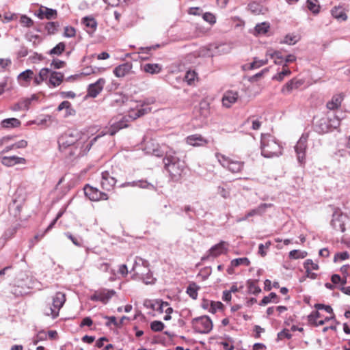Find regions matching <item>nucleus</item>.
I'll list each match as a JSON object with an SVG mask.
<instances>
[{
    "label": "nucleus",
    "mask_w": 350,
    "mask_h": 350,
    "mask_svg": "<svg viewBox=\"0 0 350 350\" xmlns=\"http://www.w3.org/2000/svg\"><path fill=\"white\" fill-rule=\"evenodd\" d=\"M65 43L61 42L58 43L55 47H53L51 50H50L49 54L51 55H60L65 51Z\"/></svg>",
    "instance_id": "obj_35"
},
{
    "label": "nucleus",
    "mask_w": 350,
    "mask_h": 350,
    "mask_svg": "<svg viewBox=\"0 0 350 350\" xmlns=\"http://www.w3.org/2000/svg\"><path fill=\"white\" fill-rule=\"evenodd\" d=\"M138 278L141 279L145 284H154L156 282V278L153 277L152 273L149 268L144 271V275H140Z\"/></svg>",
    "instance_id": "obj_29"
},
{
    "label": "nucleus",
    "mask_w": 350,
    "mask_h": 350,
    "mask_svg": "<svg viewBox=\"0 0 350 350\" xmlns=\"http://www.w3.org/2000/svg\"><path fill=\"white\" fill-rule=\"evenodd\" d=\"M148 268L149 262L148 260L136 256L131 271L135 273V275L139 277L140 275H144V271Z\"/></svg>",
    "instance_id": "obj_12"
},
{
    "label": "nucleus",
    "mask_w": 350,
    "mask_h": 350,
    "mask_svg": "<svg viewBox=\"0 0 350 350\" xmlns=\"http://www.w3.org/2000/svg\"><path fill=\"white\" fill-rule=\"evenodd\" d=\"M307 140L308 136L302 135L296 146H295V150L297 154V160L299 163L303 164L306 159V150L307 148Z\"/></svg>",
    "instance_id": "obj_10"
},
{
    "label": "nucleus",
    "mask_w": 350,
    "mask_h": 350,
    "mask_svg": "<svg viewBox=\"0 0 350 350\" xmlns=\"http://www.w3.org/2000/svg\"><path fill=\"white\" fill-rule=\"evenodd\" d=\"M271 204H267V203H262L260 204L258 206H257L255 208H253L250 210L246 214V218H249L251 217H254L256 215H262L264 214L266 211V209L269 207H271Z\"/></svg>",
    "instance_id": "obj_24"
},
{
    "label": "nucleus",
    "mask_w": 350,
    "mask_h": 350,
    "mask_svg": "<svg viewBox=\"0 0 350 350\" xmlns=\"http://www.w3.org/2000/svg\"><path fill=\"white\" fill-rule=\"evenodd\" d=\"M192 325L195 330L200 334H208L213 329V323L208 316H202L192 320Z\"/></svg>",
    "instance_id": "obj_6"
},
{
    "label": "nucleus",
    "mask_w": 350,
    "mask_h": 350,
    "mask_svg": "<svg viewBox=\"0 0 350 350\" xmlns=\"http://www.w3.org/2000/svg\"><path fill=\"white\" fill-rule=\"evenodd\" d=\"M143 69L147 73L154 75L159 73L162 68L159 64H146L144 65Z\"/></svg>",
    "instance_id": "obj_28"
},
{
    "label": "nucleus",
    "mask_w": 350,
    "mask_h": 350,
    "mask_svg": "<svg viewBox=\"0 0 350 350\" xmlns=\"http://www.w3.org/2000/svg\"><path fill=\"white\" fill-rule=\"evenodd\" d=\"M314 308L317 310H325L327 313L333 314V309L330 306L328 305H324L322 304H316L314 305Z\"/></svg>",
    "instance_id": "obj_54"
},
{
    "label": "nucleus",
    "mask_w": 350,
    "mask_h": 350,
    "mask_svg": "<svg viewBox=\"0 0 350 350\" xmlns=\"http://www.w3.org/2000/svg\"><path fill=\"white\" fill-rule=\"evenodd\" d=\"M250 264V261L246 257L235 258V259H233L231 261L232 267H238V266H239L241 265H244L245 266H249Z\"/></svg>",
    "instance_id": "obj_37"
},
{
    "label": "nucleus",
    "mask_w": 350,
    "mask_h": 350,
    "mask_svg": "<svg viewBox=\"0 0 350 350\" xmlns=\"http://www.w3.org/2000/svg\"><path fill=\"white\" fill-rule=\"evenodd\" d=\"M297 42V36L291 35H286L283 40V43L288 44H295Z\"/></svg>",
    "instance_id": "obj_56"
},
{
    "label": "nucleus",
    "mask_w": 350,
    "mask_h": 350,
    "mask_svg": "<svg viewBox=\"0 0 350 350\" xmlns=\"http://www.w3.org/2000/svg\"><path fill=\"white\" fill-rule=\"evenodd\" d=\"M165 169L168 172L173 181H178L184 170V163L176 156V152L172 150L167 151L163 158Z\"/></svg>",
    "instance_id": "obj_1"
},
{
    "label": "nucleus",
    "mask_w": 350,
    "mask_h": 350,
    "mask_svg": "<svg viewBox=\"0 0 350 350\" xmlns=\"http://www.w3.org/2000/svg\"><path fill=\"white\" fill-rule=\"evenodd\" d=\"M199 288L200 287L195 282H191L187 288V293L191 298L196 299L198 297V291Z\"/></svg>",
    "instance_id": "obj_33"
},
{
    "label": "nucleus",
    "mask_w": 350,
    "mask_h": 350,
    "mask_svg": "<svg viewBox=\"0 0 350 350\" xmlns=\"http://www.w3.org/2000/svg\"><path fill=\"white\" fill-rule=\"evenodd\" d=\"M256 282L254 280L247 281L248 291L250 293L257 295L261 292L260 288L256 285Z\"/></svg>",
    "instance_id": "obj_36"
},
{
    "label": "nucleus",
    "mask_w": 350,
    "mask_h": 350,
    "mask_svg": "<svg viewBox=\"0 0 350 350\" xmlns=\"http://www.w3.org/2000/svg\"><path fill=\"white\" fill-rule=\"evenodd\" d=\"M99 293L100 301L103 304H106L116 294V291L113 290L103 289L99 291Z\"/></svg>",
    "instance_id": "obj_32"
},
{
    "label": "nucleus",
    "mask_w": 350,
    "mask_h": 350,
    "mask_svg": "<svg viewBox=\"0 0 350 350\" xmlns=\"http://www.w3.org/2000/svg\"><path fill=\"white\" fill-rule=\"evenodd\" d=\"M128 125L126 124V121L124 118H122L118 122H111L110 127L108 129V131L105 132L103 135L109 134L110 135H115L119 130L127 127Z\"/></svg>",
    "instance_id": "obj_19"
},
{
    "label": "nucleus",
    "mask_w": 350,
    "mask_h": 350,
    "mask_svg": "<svg viewBox=\"0 0 350 350\" xmlns=\"http://www.w3.org/2000/svg\"><path fill=\"white\" fill-rule=\"evenodd\" d=\"M164 324L159 321H154L150 323V328L154 332H161L164 328Z\"/></svg>",
    "instance_id": "obj_43"
},
{
    "label": "nucleus",
    "mask_w": 350,
    "mask_h": 350,
    "mask_svg": "<svg viewBox=\"0 0 350 350\" xmlns=\"http://www.w3.org/2000/svg\"><path fill=\"white\" fill-rule=\"evenodd\" d=\"M52 70L48 68H42L38 76H36L33 79L35 85H38L43 81H46L48 79H49L50 75Z\"/></svg>",
    "instance_id": "obj_23"
},
{
    "label": "nucleus",
    "mask_w": 350,
    "mask_h": 350,
    "mask_svg": "<svg viewBox=\"0 0 350 350\" xmlns=\"http://www.w3.org/2000/svg\"><path fill=\"white\" fill-rule=\"evenodd\" d=\"M321 317L320 312L317 310L312 312L308 316V323H312L316 322L319 318Z\"/></svg>",
    "instance_id": "obj_52"
},
{
    "label": "nucleus",
    "mask_w": 350,
    "mask_h": 350,
    "mask_svg": "<svg viewBox=\"0 0 350 350\" xmlns=\"http://www.w3.org/2000/svg\"><path fill=\"white\" fill-rule=\"evenodd\" d=\"M307 256V252L298 250H293L289 252V258L292 259L304 258Z\"/></svg>",
    "instance_id": "obj_39"
},
{
    "label": "nucleus",
    "mask_w": 350,
    "mask_h": 350,
    "mask_svg": "<svg viewBox=\"0 0 350 350\" xmlns=\"http://www.w3.org/2000/svg\"><path fill=\"white\" fill-rule=\"evenodd\" d=\"M270 25L269 23L263 22L258 23L255 26L254 34L255 35H263L265 34L269 29Z\"/></svg>",
    "instance_id": "obj_31"
},
{
    "label": "nucleus",
    "mask_w": 350,
    "mask_h": 350,
    "mask_svg": "<svg viewBox=\"0 0 350 350\" xmlns=\"http://www.w3.org/2000/svg\"><path fill=\"white\" fill-rule=\"evenodd\" d=\"M51 66L55 69H60L66 66V62L58 59H53Z\"/></svg>",
    "instance_id": "obj_53"
},
{
    "label": "nucleus",
    "mask_w": 350,
    "mask_h": 350,
    "mask_svg": "<svg viewBox=\"0 0 350 350\" xmlns=\"http://www.w3.org/2000/svg\"><path fill=\"white\" fill-rule=\"evenodd\" d=\"M137 187L142 189H154V186L145 180H137Z\"/></svg>",
    "instance_id": "obj_48"
},
{
    "label": "nucleus",
    "mask_w": 350,
    "mask_h": 350,
    "mask_svg": "<svg viewBox=\"0 0 350 350\" xmlns=\"http://www.w3.org/2000/svg\"><path fill=\"white\" fill-rule=\"evenodd\" d=\"M267 55H270V57L274 59V63L275 64H281L282 62L283 57L282 55L281 52L280 51H274L272 53H268Z\"/></svg>",
    "instance_id": "obj_44"
},
{
    "label": "nucleus",
    "mask_w": 350,
    "mask_h": 350,
    "mask_svg": "<svg viewBox=\"0 0 350 350\" xmlns=\"http://www.w3.org/2000/svg\"><path fill=\"white\" fill-rule=\"evenodd\" d=\"M291 73V70L288 68H283L282 71L279 72L277 75L273 77V79L281 81L284 79V77L289 75Z\"/></svg>",
    "instance_id": "obj_45"
},
{
    "label": "nucleus",
    "mask_w": 350,
    "mask_h": 350,
    "mask_svg": "<svg viewBox=\"0 0 350 350\" xmlns=\"http://www.w3.org/2000/svg\"><path fill=\"white\" fill-rule=\"evenodd\" d=\"M81 23L85 25L89 33H94L97 27V22L92 16H85L81 19Z\"/></svg>",
    "instance_id": "obj_25"
},
{
    "label": "nucleus",
    "mask_w": 350,
    "mask_h": 350,
    "mask_svg": "<svg viewBox=\"0 0 350 350\" xmlns=\"http://www.w3.org/2000/svg\"><path fill=\"white\" fill-rule=\"evenodd\" d=\"M33 72L30 69H27L21 72V74H19L18 79L19 81H24L25 82H27L28 81H29L30 79L33 77Z\"/></svg>",
    "instance_id": "obj_38"
},
{
    "label": "nucleus",
    "mask_w": 350,
    "mask_h": 350,
    "mask_svg": "<svg viewBox=\"0 0 350 350\" xmlns=\"http://www.w3.org/2000/svg\"><path fill=\"white\" fill-rule=\"evenodd\" d=\"M196 77V73L194 71H188L187 72L185 79L189 85H191L195 80Z\"/></svg>",
    "instance_id": "obj_51"
},
{
    "label": "nucleus",
    "mask_w": 350,
    "mask_h": 350,
    "mask_svg": "<svg viewBox=\"0 0 350 350\" xmlns=\"http://www.w3.org/2000/svg\"><path fill=\"white\" fill-rule=\"evenodd\" d=\"M343 100V96L342 94L334 95L332 99L327 103V108L329 110H335L341 105V103Z\"/></svg>",
    "instance_id": "obj_26"
},
{
    "label": "nucleus",
    "mask_w": 350,
    "mask_h": 350,
    "mask_svg": "<svg viewBox=\"0 0 350 350\" xmlns=\"http://www.w3.org/2000/svg\"><path fill=\"white\" fill-rule=\"evenodd\" d=\"M261 154L264 157L271 158L281 154V147L270 135L261 137Z\"/></svg>",
    "instance_id": "obj_3"
},
{
    "label": "nucleus",
    "mask_w": 350,
    "mask_h": 350,
    "mask_svg": "<svg viewBox=\"0 0 350 350\" xmlns=\"http://www.w3.org/2000/svg\"><path fill=\"white\" fill-rule=\"evenodd\" d=\"M21 125V121L14 118H6L1 121V126L4 129L16 128Z\"/></svg>",
    "instance_id": "obj_27"
},
{
    "label": "nucleus",
    "mask_w": 350,
    "mask_h": 350,
    "mask_svg": "<svg viewBox=\"0 0 350 350\" xmlns=\"http://www.w3.org/2000/svg\"><path fill=\"white\" fill-rule=\"evenodd\" d=\"M349 258V254L347 252L336 253L334 256V261L336 262L338 258H339L341 260H344L348 259Z\"/></svg>",
    "instance_id": "obj_60"
},
{
    "label": "nucleus",
    "mask_w": 350,
    "mask_h": 350,
    "mask_svg": "<svg viewBox=\"0 0 350 350\" xmlns=\"http://www.w3.org/2000/svg\"><path fill=\"white\" fill-rule=\"evenodd\" d=\"M222 304L221 302L211 301L208 311L211 313H215L218 309L221 308Z\"/></svg>",
    "instance_id": "obj_57"
},
{
    "label": "nucleus",
    "mask_w": 350,
    "mask_h": 350,
    "mask_svg": "<svg viewBox=\"0 0 350 350\" xmlns=\"http://www.w3.org/2000/svg\"><path fill=\"white\" fill-rule=\"evenodd\" d=\"M203 19L210 24H214L216 22L215 16L210 12L204 13L203 14Z\"/></svg>",
    "instance_id": "obj_55"
},
{
    "label": "nucleus",
    "mask_w": 350,
    "mask_h": 350,
    "mask_svg": "<svg viewBox=\"0 0 350 350\" xmlns=\"http://www.w3.org/2000/svg\"><path fill=\"white\" fill-rule=\"evenodd\" d=\"M227 245L226 242L221 241L219 243L213 245L208 250L207 254L202 257L201 260L205 261L210 257L216 258L225 253L227 251Z\"/></svg>",
    "instance_id": "obj_9"
},
{
    "label": "nucleus",
    "mask_w": 350,
    "mask_h": 350,
    "mask_svg": "<svg viewBox=\"0 0 350 350\" xmlns=\"http://www.w3.org/2000/svg\"><path fill=\"white\" fill-rule=\"evenodd\" d=\"M26 160L25 158L17 156L3 157L1 159V163L5 166H13L16 164H24Z\"/></svg>",
    "instance_id": "obj_22"
},
{
    "label": "nucleus",
    "mask_w": 350,
    "mask_h": 350,
    "mask_svg": "<svg viewBox=\"0 0 350 350\" xmlns=\"http://www.w3.org/2000/svg\"><path fill=\"white\" fill-rule=\"evenodd\" d=\"M303 84L301 80L293 79L287 82L282 88L281 92L284 94H290L293 90L297 89Z\"/></svg>",
    "instance_id": "obj_20"
},
{
    "label": "nucleus",
    "mask_w": 350,
    "mask_h": 350,
    "mask_svg": "<svg viewBox=\"0 0 350 350\" xmlns=\"http://www.w3.org/2000/svg\"><path fill=\"white\" fill-rule=\"evenodd\" d=\"M306 6L308 9L314 14L319 12L320 5L318 0H307Z\"/></svg>",
    "instance_id": "obj_34"
},
{
    "label": "nucleus",
    "mask_w": 350,
    "mask_h": 350,
    "mask_svg": "<svg viewBox=\"0 0 350 350\" xmlns=\"http://www.w3.org/2000/svg\"><path fill=\"white\" fill-rule=\"evenodd\" d=\"M117 182L112 170H106L101 174L100 185L106 191L111 190Z\"/></svg>",
    "instance_id": "obj_8"
},
{
    "label": "nucleus",
    "mask_w": 350,
    "mask_h": 350,
    "mask_svg": "<svg viewBox=\"0 0 350 350\" xmlns=\"http://www.w3.org/2000/svg\"><path fill=\"white\" fill-rule=\"evenodd\" d=\"M104 318L109 320V321L105 323V325L107 327H109L111 323L113 324L116 327H119L118 322L117 321L116 318L114 316H105L104 317Z\"/></svg>",
    "instance_id": "obj_62"
},
{
    "label": "nucleus",
    "mask_w": 350,
    "mask_h": 350,
    "mask_svg": "<svg viewBox=\"0 0 350 350\" xmlns=\"http://www.w3.org/2000/svg\"><path fill=\"white\" fill-rule=\"evenodd\" d=\"M292 335L290 334L289 330L287 329H284L282 331L280 332L278 334V338L279 340H282L284 338L287 339L291 338Z\"/></svg>",
    "instance_id": "obj_58"
},
{
    "label": "nucleus",
    "mask_w": 350,
    "mask_h": 350,
    "mask_svg": "<svg viewBox=\"0 0 350 350\" xmlns=\"http://www.w3.org/2000/svg\"><path fill=\"white\" fill-rule=\"evenodd\" d=\"M57 10L51 8H48L46 7L42 6L37 14L38 17L40 19H43L46 18V19H53L57 17Z\"/></svg>",
    "instance_id": "obj_21"
},
{
    "label": "nucleus",
    "mask_w": 350,
    "mask_h": 350,
    "mask_svg": "<svg viewBox=\"0 0 350 350\" xmlns=\"http://www.w3.org/2000/svg\"><path fill=\"white\" fill-rule=\"evenodd\" d=\"M150 111V107H142V108L138 109L137 112H135L134 116L131 115L130 116L131 118H133V119H136L139 117H141V116L148 113Z\"/></svg>",
    "instance_id": "obj_49"
},
{
    "label": "nucleus",
    "mask_w": 350,
    "mask_h": 350,
    "mask_svg": "<svg viewBox=\"0 0 350 350\" xmlns=\"http://www.w3.org/2000/svg\"><path fill=\"white\" fill-rule=\"evenodd\" d=\"M76 34V30L73 27L66 26L64 27V36L66 38H72Z\"/></svg>",
    "instance_id": "obj_50"
},
{
    "label": "nucleus",
    "mask_w": 350,
    "mask_h": 350,
    "mask_svg": "<svg viewBox=\"0 0 350 350\" xmlns=\"http://www.w3.org/2000/svg\"><path fill=\"white\" fill-rule=\"evenodd\" d=\"M304 268H309L311 270H317L319 265L317 263L313 262L310 259H308L304 262Z\"/></svg>",
    "instance_id": "obj_59"
},
{
    "label": "nucleus",
    "mask_w": 350,
    "mask_h": 350,
    "mask_svg": "<svg viewBox=\"0 0 350 350\" xmlns=\"http://www.w3.org/2000/svg\"><path fill=\"white\" fill-rule=\"evenodd\" d=\"M340 122L338 116L333 113H327L315 121L314 130L319 134H325L337 129L340 126Z\"/></svg>",
    "instance_id": "obj_2"
},
{
    "label": "nucleus",
    "mask_w": 350,
    "mask_h": 350,
    "mask_svg": "<svg viewBox=\"0 0 350 350\" xmlns=\"http://www.w3.org/2000/svg\"><path fill=\"white\" fill-rule=\"evenodd\" d=\"M84 140L82 134L77 130H68L58 139L59 148H66L70 146L80 145Z\"/></svg>",
    "instance_id": "obj_4"
},
{
    "label": "nucleus",
    "mask_w": 350,
    "mask_h": 350,
    "mask_svg": "<svg viewBox=\"0 0 350 350\" xmlns=\"http://www.w3.org/2000/svg\"><path fill=\"white\" fill-rule=\"evenodd\" d=\"M57 23L55 22H49L46 25V29L48 31L49 33H54L57 27Z\"/></svg>",
    "instance_id": "obj_63"
},
{
    "label": "nucleus",
    "mask_w": 350,
    "mask_h": 350,
    "mask_svg": "<svg viewBox=\"0 0 350 350\" xmlns=\"http://www.w3.org/2000/svg\"><path fill=\"white\" fill-rule=\"evenodd\" d=\"M21 24L26 27H30L33 25V21L26 15H23L20 18Z\"/></svg>",
    "instance_id": "obj_47"
},
{
    "label": "nucleus",
    "mask_w": 350,
    "mask_h": 350,
    "mask_svg": "<svg viewBox=\"0 0 350 350\" xmlns=\"http://www.w3.org/2000/svg\"><path fill=\"white\" fill-rule=\"evenodd\" d=\"M332 15L333 17L338 20L340 21H346L347 18V16L346 13L344 11V9L341 7H335L334 8L332 11Z\"/></svg>",
    "instance_id": "obj_30"
},
{
    "label": "nucleus",
    "mask_w": 350,
    "mask_h": 350,
    "mask_svg": "<svg viewBox=\"0 0 350 350\" xmlns=\"http://www.w3.org/2000/svg\"><path fill=\"white\" fill-rule=\"evenodd\" d=\"M65 301V294L62 292H57L53 297L52 307L55 310V315H59V312L64 306Z\"/></svg>",
    "instance_id": "obj_16"
},
{
    "label": "nucleus",
    "mask_w": 350,
    "mask_h": 350,
    "mask_svg": "<svg viewBox=\"0 0 350 350\" xmlns=\"http://www.w3.org/2000/svg\"><path fill=\"white\" fill-rule=\"evenodd\" d=\"M216 157L219 163L224 167L227 168L232 173H238L243 168L244 163L239 161H233L225 155L217 153Z\"/></svg>",
    "instance_id": "obj_5"
},
{
    "label": "nucleus",
    "mask_w": 350,
    "mask_h": 350,
    "mask_svg": "<svg viewBox=\"0 0 350 350\" xmlns=\"http://www.w3.org/2000/svg\"><path fill=\"white\" fill-rule=\"evenodd\" d=\"M268 62V60L266 59H258V58L255 57L254 59V61L250 64V69H255L260 68L262 66L266 65Z\"/></svg>",
    "instance_id": "obj_41"
},
{
    "label": "nucleus",
    "mask_w": 350,
    "mask_h": 350,
    "mask_svg": "<svg viewBox=\"0 0 350 350\" xmlns=\"http://www.w3.org/2000/svg\"><path fill=\"white\" fill-rule=\"evenodd\" d=\"M217 193L219 195H220L222 198H224V199H227V198H230V189L228 188H225L221 186H219L217 187Z\"/></svg>",
    "instance_id": "obj_46"
},
{
    "label": "nucleus",
    "mask_w": 350,
    "mask_h": 350,
    "mask_svg": "<svg viewBox=\"0 0 350 350\" xmlns=\"http://www.w3.org/2000/svg\"><path fill=\"white\" fill-rule=\"evenodd\" d=\"M186 143L192 146H204L208 143V141L200 134L189 135L185 139Z\"/></svg>",
    "instance_id": "obj_14"
},
{
    "label": "nucleus",
    "mask_w": 350,
    "mask_h": 350,
    "mask_svg": "<svg viewBox=\"0 0 350 350\" xmlns=\"http://www.w3.org/2000/svg\"><path fill=\"white\" fill-rule=\"evenodd\" d=\"M64 77V75L63 73L52 70L49 79L46 83L50 88H56L62 83Z\"/></svg>",
    "instance_id": "obj_17"
},
{
    "label": "nucleus",
    "mask_w": 350,
    "mask_h": 350,
    "mask_svg": "<svg viewBox=\"0 0 350 350\" xmlns=\"http://www.w3.org/2000/svg\"><path fill=\"white\" fill-rule=\"evenodd\" d=\"M132 67L133 66L131 63L126 62L116 66L113 69V72L115 75V76L118 78L124 77L130 73Z\"/></svg>",
    "instance_id": "obj_18"
},
{
    "label": "nucleus",
    "mask_w": 350,
    "mask_h": 350,
    "mask_svg": "<svg viewBox=\"0 0 350 350\" xmlns=\"http://www.w3.org/2000/svg\"><path fill=\"white\" fill-rule=\"evenodd\" d=\"M55 310L52 306L46 308L44 310V314L46 316H51L53 319H55L58 315H55Z\"/></svg>",
    "instance_id": "obj_64"
},
{
    "label": "nucleus",
    "mask_w": 350,
    "mask_h": 350,
    "mask_svg": "<svg viewBox=\"0 0 350 350\" xmlns=\"http://www.w3.org/2000/svg\"><path fill=\"white\" fill-rule=\"evenodd\" d=\"M158 300H145L144 306L148 308H151L153 310H156V306Z\"/></svg>",
    "instance_id": "obj_61"
},
{
    "label": "nucleus",
    "mask_w": 350,
    "mask_h": 350,
    "mask_svg": "<svg viewBox=\"0 0 350 350\" xmlns=\"http://www.w3.org/2000/svg\"><path fill=\"white\" fill-rule=\"evenodd\" d=\"M347 221L348 217L337 209L332 214L330 225L336 231L344 232L346 230L345 224Z\"/></svg>",
    "instance_id": "obj_7"
},
{
    "label": "nucleus",
    "mask_w": 350,
    "mask_h": 350,
    "mask_svg": "<svg viewBox=\"0 0 350 350\" xmlns=\"http://www.w3.org/2000/svg\"><path fill=\"white\" fill-rule=\"evenodd\" d=\"M278 295L275 293H271L268 296H265L261 300L260 305L261 306H265L267 304L270 303L271 301L276 302L275 301V299H277Z\"/></svg>",
    "instance_id": "obj_40"
},
{
    "label": "nucleus",
    "mask_w": 350,
    "mask_h": 350,
    "mask_svg": "<svg viewBox=\"0 0 350 350\" xmlns=\"http://www.w3.org/2000/svg\"><path fill=\"white\" fill-rule=\"evenodd\" d=\"M239 98V93L237 91L228 90L222 97V104L224 107L229 108L235 103Z\"/></svg>",
    "instance_id": "obj_15"
},
{
    "label": "nucleus",
    "mask_w": 350,
    "mask_h": 350,
    "mask_svg": "<svg viewBox=\"0 0 350 350\" xmlns=\"http://www.w3.org/2000/svg\"><path fill=\"white\" fill-rule=\"evenodd\" d=\"M65 235L67 238H68L74 245H75L77 247L82 246V239L81 237H74L70 232H66Z\"/></svg>",
    "instance_id": "obj_42"
},
{
    "label": "nucleus",
    "mask_w": 350,
    "mask_h": 350,
    "mask_svg": "<svg viewBox=\"0 0 350 350\" xmlns=\"http://www.w3.org/2000/svg\"><path fill=\"white\" fill-rule=\"evenodd\" d=\"M105 83L104 78H100L95 83L90 84L88 88V96L96 98L103 90Z\"/></svg>",
    "instance_id": "obj_13"
},
{
    "label": "nucleus",
    "mask_w": 350,
    "mask_h": 350,
    "mask_svg": "<svg viewBox=\"0 0 350 350\" xmlns=\"http://www.w3.org/2000/svg\"><path fill=\"white\" fill-rule=\"evenodd\" d=\"M84 193L85 196L92 201H98L100 200H107V193L99 191L98 189L87 185L84 187Z\"/></svg>",
    "instance_id": "obj_11"
}]
</instances>
